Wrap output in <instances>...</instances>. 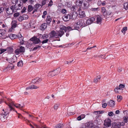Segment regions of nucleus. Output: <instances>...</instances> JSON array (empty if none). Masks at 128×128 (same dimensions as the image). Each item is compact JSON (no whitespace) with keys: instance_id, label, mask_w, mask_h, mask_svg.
Wrapping results in <instances>:
<instances>
[{"instance_id":"obj_1","label":"nucleus","mask_w":128,"mask_h":128,"mask_svg":"<svg viewBox=\"0 0 128 128\" xmlns=\"http://www.w3.org/2000/svg\"><path fill=\"white\" fill-rule=\"evenodd\" d=\"M60 30L59 31H57V32L54 30L51 31L49 34L50 38H53L54 37L57 38L58 36L61 37L64 33V31L65 32L70 31L76 28H73L72 26V27L70 26L66 27L62 25L60 26Z\"/></svg>"},{"instance_id":"obj_2","label":"nucleus","mask_w":128,"mask_h":128,"mask_svg":"<svg viewBox=\"0 0 128 128\" xmlns=\"http://www.w3.org/2000/svg\"><path fill=\"white\" fill-rule=\"evenodd\" d=\"M5 103L9 106L11 110H13L14 106L17 108L21 109L23 108L24 106L23 104L21 105L18 104H15L12 100L9 98H7V100L6 101Z\"/></svg>"},{"instance_id":"obj_3","label":"nucleus","mask_w":128,"mask_h":128,"mask_svg":"<svg viewBox=\"0 0 128 128\" xmlns=\"http://www.w3.org/2000/svg\"><path fill=\"white\" fill-rule=\"evenodd\" d=\"M76 5L82 9H85L89 7V3L86 1L83 2V0H77L76 2Z\"/></svg>"},{"instance_id":"obj_4","label":"nucleus","mask_w":128,"mask_h":128,"mask_svg":"<svg viewBox=\"0 0 128 128\" xmlns=\"http://www.w3.org/2000/svg\"><path fill=\"white\" fill-rule=\"evenodd\" d=\"M21 8H22L20 6L18 8L17 7H16L12 5L10 8H6V10L7 13L8 15H10L12 14L14 12H15L17 10H20Z\"/></svg>"},{"instance_id":"obj_5","label":"nucleus","mask_w":128,"mask_h":128,"mask_svg":"<svg viewBox=\"0 0 128 128\" xmlns=\"http://www.w3.org/2000/svg\"><path fill=\"white\" fill-rule=\"evenodd\" d=\"M3 112L0 115V119L3 122L6 120L7 117V114L9 113V110L8 109H4L3 110Z\"/></svg>"},{"instance_id":"obj_6","label":"nucleus","mask_w":128,"mask_h":128,"mask_svg":"<svg viewBox=\"0 0 128 128\" xmlns=\"http://www.w3.org/2000/svg\"><path fill=\"white\" fill-rule=\"evenodd\" d=\"M12 3L13 4H15L14 5L15 7L18 8L20 6L22 8V4H21L22 1L20 0H11Z\"/></svg>"},{"instance_id":"obj_7","label":"nucleus","mask_w":128,"mask_h":128,"mask_svg":"<svg viewBox=\"0 0 128 128\" xmlns=\"http://www.w3.org/2000/svg\"><path fill=\"white\" fill-rule=\"evenodd\" d=\"M76 24L77 27L78 28L81 26H86V24L84 23V21L81 20H78Z\"/></svg>"},{"instance_id":"obj_8","label":"nucleus","mask_w":128,"mask_h":128,"mask_svg":"<svg viewBox=\"0 0 128 128\" xmlns=\"http://www.w3.org/2000/svg\"><path fill=\"white\" fill-rule=\"evenodd\" d=\"M60 72V68H58L56 70H55L52 72H50L48 73L49 76H52L55 74H58Z\"/></svg>"},{"instance_id":"obj_9","label":"nucleus","mask_w":128,"mask_h":128,"mask_svg":"<svg viewBox=\"0 0 128 128\" xmlns=\"http://www.w3.org/2000/svg\"><path fill=\"white\" fill-rule=\"evenodd\" d=\"M30 40L33 42V43L34 44H39L40 42L39 39L35 36H33L32 38H30Z\"/></svg>"},{"instance_id":"obj_10","label":"nucleus","mask_w":128,"mask_h":128,"mask_svg":"<svg viewBox=\"0 0 128 128\" xmlns=\"http://www.w3.org/2000/svg\"><path fill=\"white\" fill-rule=\"evenodd\" d=\"M77 12L79 16L81 18H83L86 16L84 12L81 10L80 9H78Z\"/></svg>"},{"instance_id":"obj_11","label":"nucleus","mask_w":128,"mask_h":128,"mask_svg":"<svg viewBox=\"0 0 128 128\" xmlns=\"http://www.w3.org/2000/svg\"><path fill=\"white\" fill-rule=\"evenodd\" d=\"M111 120L108 118L106 119L104 122V125L109 127L111 126Z\"/></svg>"},{"instance_id":"obj_12","label":"nucleus","mask_w":128,"mask_h":128,"mask_svg":"<svg viewBox=\"0 0 128 128\" xmlns=\"http://www.w3.org/2000/svg\"><path fill=\"white\" fill-rule=\"evenodd\" d=\"M102 17L99 15H97L96 17V22L97 24H101L102 22Z\"/></svg>"},{"instance_id":"obj_13","label":"nucleus","mask_w":128,"mask_h":128,"mask_svg":"<svg viewBox=\"0 0 128 128\" xmlns=\"http://www.w3.org/2000/svg\"><path fill=\"white\" fill-rule=\"evenodd\" d=\"M95 20V18L94 17H92L88 19L86 22V25H88L91 24Z\"/></svg>"},{"instance_id":"obj_14","label":"nucleus","mask_w":128,"mask_h":128,"mask_svg":"<svg viewBox=\"0 0 128 128\" xmlns=\"http://www.w3.org/2000/svg\"><path fill=\"white\" fill-rule=\"evenodd\" d=\"M42 80L41 78L37 77L32 80V82L33 83L38 84Z\"/></svg>"},{"instance_id":"obj_15","label":"nucleus","mask_w":128,"mask_h":128,"mask_svg":"<svg viewBox=\"0 0 128 128\" xmlns=\"http://www.w3.org/2000/svg\"><path fill=\"white\" fill-rule=\"evenodd\" d=\"M84 126L87 128H92L93 125L92 123L91 122H88L84 124Z\"/></svg>"},{"instance_id":"obj_16","label":"nucleus","mask_w":128,"mask_h":128,"mask_svg":"<svg viewBox=\"0 0 128 128\" xmlns=\"http://www.w3.org/2000/svg\"><path fill=\"white\" fill-rule=\"evenodd\" d=\"M63 20L65 21H67L71 19V16L69 14H66L62 17Z\"/></svg>"},{"instance_id":"obj_17","label":"nucleus","mask_w":128,"mask_h":128,"mask_svg":"<svg viewBox=\"0 0 128 128\" xmlns=\"http://www.w3.org/2000/svg\"><path fill=\"white\" fill-rule=\"evenodd\" d=\"M39 88V86H36L34 85H32L26 88V90L29 89H37Z\"/></svg>"},{"instance_id":"obj_18","label":"nucleus","mask_w":128,"mask_h":128,"mask_svg":"<svg viewBox=\"0 0 128 128\" xmlns=\"http://www.w3.org/2000/svg\"><path fill=\"white\" fill-rule=\"evenodd\" d=\"M6 32L5 30L0 29V37L6 35Z\"/></svg>"},{"instance_id":"obj_19","label":"nucleus","mask_w":128,"mask_h":128,"mask_svg":"<svg viewBox=\"0 0 128 128\" xmlns=\"http://www.w3.org/2000/svg\"><path fill=\"white\" fill-rule=\"evenodd\" d=\"M108 105L110 107L114 106L115 105V103L114 101L112 100H110L108 103Z\"/></svg>"},{"instance_id":"obj_20","label":"nucleus","mask_w":128,"mask_h":128,"mask_svg":"<svg viewBox=\"0 0 128 128\" xmlns=\"http://www.w3.org/2000/svg\"><path fill=\"white\" fill-rule=\"evenodd\" d=\"M112 126L114 128H119L120 125H119L118 123L113 122L112 123Z\"/></svg>"},{"instance_id":"obj_21","label":"nucleus","mask_w":128,"mask_h":128,"mask_svg":"<svg viewBox=\"0 0 128 128\" xmlns=\"http://www.w3.org/2000/svg\"><path fill=\"white\" fill-rule=\"evenodd\" d=\"M78 14V12L76 13V12H73L72 16H71V19H75L76 17Z\"/></svg>"},{"instance_id":"obj_22","label":"nucleus","mask_w":128,"mask_h":128,"mask_svg":"<svg viewBox=\"0 0 128 128\" xmlns=\"http://www.w3.org/2000/svg\"><path fill=\"white\" fill-rule=\"evenodd\" d=\"M8 37L12 40H13L16 38L17 36L15 34H10L8 35Z\"/></svg>"},{"instance_id":"obj_23","label":"nucleus","mask_w":128,"mask_h":128,"mask_svg":"<svg viewBox=\"0 0 128 128\" xmlns=\"http://www.w3.org/2000/svg\"><path fill=\"white\" fill-rule=\"evenodd\" d=\"M101 11L104 16H106L107 11L104 7H102L101 8Z\"/></svg>"},{"instance_id":"obj_24","label":"nucleus","mask_w":128,"mask_h":128,"mask_svg":"<svg viewBox=\"0 0 128 128\" xmlns=\"http://www.w3.org/2000/svg\"><path fill=\"white\" fill-rule=\"evenodd\" d=\"M47 24L46 23L43 24L40 27V28L41 30H44L46 28Z\"/></svg>"},{"instance_id":"obj_25","label":"nucleus","mask_w":128,"mask_h":128,"mask_svg":"<svg viewBox=\"0 0 128 128\" xmlns=\"http://www.w3.org/2000/svg\"><path fill=\"white\" fill-rule=\"evenodd\" d=\"M18 38L20 40V41L21 42H22L21 44H22L23 43V39L24 38L22 37V35L20 34H19L17 36Z\"/></svg>"},{"instance_id":"obj_26","label":"nucleus","mask_w":128,"mask_h":128,"mask_svg":"<svg viewBox=\"0 0 128 128\" xmlns=\"http://www.w3.org/2000/svg\"><path fill=\"white\" fill-rule=\"evenodd\" d=\"M6 52L8 53V54H11L13 51L12 48L11 47H8L6 48Z\"/></svg>"},{"instance_id":"obj_27","label":"nucleus","mask_w":128,"mask_h":128,"mask_svg":"<svg viewBox=\"0 0 128 128\" xmlns=\"http://www.w3.org/2000/svg\"><path fill=\"white\" fill-rule=\"evenodd\" d=\"M52 20V19L48 15L47 16L46 21L47 24H50Z\"/></svg>"},{"instance_id":"obj_28","label":"nucleus","mask_w":128,"mask_h":128,"mask_svg":"<svg viewBox=\"0 0 128 128\" xmlns=\"http://www.w3.org/2000/svg\"><path fill=\"white\" fill-rule=\"evenodd\" d=\"M12 27L15 28L17 25V21L15 20L12 21Z\"/></svg>"},{"instance_id":"obj_29","label":"nucleus","mask_w":128,"mask_h":128,"mask_svg":"<svg viewBox=\"0 0 128 128\" xmlns=\"http://www.w3.org/2000/svg\"><path fill=\"white\" fill-rule=\"evenodd\" d=\"M85 117V116L84 114H81L77 118V119L78 120H80L84 118Z\"/></svg>"},{"instance_id":"obj_30","label":"nucleus","mask_w":128,"mask_h":128,"mask_svg":"<svg viewBox=\"0 0 128 128\" xmlns=\"http://www.w3.org/2000/svg\"><path fill=\"white\" fill-rule=\"evenodd\" d=\"M20 50V53H23L25 51V49L24 47L22 46H20L19 48H18Z\"/></svg>"},{"instance_id":"obj_31","label":"nucleus","mask_w":128,"mask_h":128,"mask_svg":"<svg viewBox=\"0 0 128 128\" xmlns=\"http://www.w3.org/2000/svg\"><path fill=\"white\" fill-rule=\"evenodd\" d=\"M96 121L98 123H100V122H102V120L101 118L100 117V116L99 115H98L96 116Z\"/></svg>"},{"instance_id":"obj_32","label":"nucleus","mask_w":128,"mask_h":128,"mask_svg":"<svg viewBox=\"0 0 128 128\" xmlns=\"http://www.w3.org/2000/svg\"><path fill=\"white\" fill-rule=\"evenodd\" d=\"M48 37V35L46 34H43L42 37V39L44 40H45L47 39Z\"/></svg>"},{"instance_id":"obj_33","label":"nucleus","mask_w":128,"mask_h":128,"mask_svg":"<svg viewBox=\"0 0 128 128\" xmlns=\"http://www.w3.org/2000/svg\"><path fill=\"white\" fill-rule=\"evenodd\" d=\"M23 65V62L20 60L17 63V65L18 67H22Z\"/></svg>"},{"instance_id":"obj_34","label":"nucleus","mask_w":128,"mask_h":128,"mask_svg":"<svg viewBox=\"0 0 128 128\" xmlns=\"http://www.w3.org/2000/svg\"><path fill=\"white\" fill-rule=\"evenodd\" d=\"M127 30V27H125L123 28L122 29V30L121 31L122 33H123L124 34H125L126 31Z\"/></svg>"},{"instance_id":"obj_35","label":"nucleus","mask_w":128,"mask_h":128,"mask_svg":"<svg viewBox=\"0 0 128 128\" xmlns=\"http://www.w3.org/2000/svg\"><path fill=\"white\" fill-rule=\"evenodd\" d=\"M60 106V104H56L54 106V110H57Z\"/></svg>"},{"instance_id":"obj_36","label":"nucleus","mask_w":128,"mask_h":128,"mask_svg":"<svg viewBox=\"0 0 128 128\" xmlns=\"http://www.w3.org/2000/svg\"><path fill=\"white\" fill-rule=\"evenodd\" d=\"M121 89L120 88H116L114 89V91L116 93H118L119 92V91L121 90Z\"/></svg>"},{"instance_id":"obj_37","label":"nucleus","mask_w":128,"mask_h":128,"mask_svg":"<svg viewBox=\"0 0 128 128\" xmlns=\"http://www.w3.org/2000/svg\"><path fill=\"white\" fill-rule=\"evenodd\" d=\"M41 7V5L40 4H36L34 6V7L36 8V10L37 9Z\"/></svg>"},{"instance_id":"obj_38","label":"nucleus","mask_w":128,"mask_h":128,"mask_svg":"<svg viewBox=\"0 0 128 128\" xmlns=\"http://www.w3.org/2000/svg\"><path fill=\"white\" fill-rule=\"evenodd\" d=\"M100 78V76H98L96 78H95L94 79V82L95 83L97 82L98 81H99Z\"/></svg>"},{"instance_id":"obj_39","label":"nucleus","mask_w":128,"mask_h":128,"mask_svg":"<svg viewBox=\"0 0 128 128\" xmlns=\"http://www.w3.org/2000/svg\"><path fill=\"white\" fill-rule=\"evenodd\" d=\"M118 100V102H120L122 99V97L121 96L118 95L117 96Z\"/></svg>"},{"instance_id":"obj_40","label":"nucleus","mask_w":128,"mask_h":128,"mask_svg":"<svg viewBox=\"0 0 128 128\" xmlns=\"http://www.w3.org/2000/svg\"><path fill=\"white\" fill-rule=\"evenodd\" d=\"M33 9V8L32 6L31 5H29L28 6V10L29 12L32 11Z\"/></svg>"},{"instance_id":"obj_41","label":"nucleus","mask_w":128,"mask_h":128,"mask_svg":"<svg viewBox=\"0 0 128 128\" xmlns=\"http://www.w3.org/2000/svg\"><path fill=\"white\" fill-rule=\"evenodd\" d=\"M24 20L27 19L28 18V16L25 14H24L22 16Z\"/></svg>"},{"instance_id":"obj_42","label":"nucleus","mask_w":128,"mask_h":128,"mask_svg":"<svg viewBox=\"0 0 128 128\" xmlns=\"http://www.w3.org/2000/svg\"><path fill=\"white\" fill-rule=\"evenodd\" d=\"M20 53V50L18 49L16 50L14 52V53L16 55H18Z\"/></svg>"},{"instance_id":"obj_43","label":"nucleus","mask_w":128,"mask_h":128,"mask_svg":"<svg viewBox=\"0 0 128 128\" xmlns=\"http://www.w3.org/2000/svg\"><path fill=\"white\" fill-rule=\"evenodd\" d=\"M0 54H1L2 53H4V52H6V48L4 49L3 48H1L0 49Z\"/></svg>"},{"instance_id":"obj_44","label":"nucleus","mask_w":128,"mask_h":128,"mask_svg":"<svg viewBox=\"0 0 128 128\" xmlns=\"http://www.w3.org/2000/svg\"><path fill=\"white\" fill-rule=\"evenodd\" d=\"M124 8L126 10H128V3H125L124 4Z\"/></svg>"},{"instance_id":"obj_45","label":"nucleus","mask_w":128,"mask_h":128,"mask_svg":"<svg viewBox=\"0 0 128 128\" xmlns=\"http://www.w3.org/2000/svg\"><path fill=\"white\" fill-rule=\"evenodd\" d=\"M47 12L46 11H44L43 13V14L42 16V17L44 18H45V16L47 14Z\"/></svg>"},{"instance_id":"obj_46","label":"nucleus","mask_w":128,"mask_h":128,"mask_svg":"<svg viewBox=\"0 0 128 128\" xmlns=\"http://www.w3.org/2000/svg\"><path fill=\"white\" fill-rule=\"evenodd\" d=\"M112 13V12L110 10H108V12H106V16H104L106 18L107 17V16H108L110 15Z\"/></svg>"},{"instance_id":"obj_47","label":"nucleus","mask_w":128,"mask_h":128,"mask_svg":"<svg viewBox=\"0 0 128 128\" xmlns=\"http://www.w3.org/2000/svg\"><path fill=\"white\" fill-rule=\"evenodd\" d=\"M108 114L110 116H112L114 115V113L112 112H108Z\"/></svg>"},{"instance_id":"obj_48","label":"nucleus","mask_w":128,"mask_h":128,"mask_svg":"<svg viewBox=\"0 0 128 128\" xmlns=\"http://www.w3.org/2000/svg\"><path fill=\"white\" fill-rule=\"evenodd\" d=\"M124 122L126 123L128 121V117H124L123 118Z\"/></svg>"},{"instance_id":"obj_49","label":"nucleus","mask_w":128,"mask_h":128,"mask_svg":"<svg viewBox=\"0 0 128 128\" xmlns=\"http://www.w3.org/2000/svg\"><path fill=\"white\" fill-rule=\"evenodd\" d=\"M63 126V125L59 124H58L56 126V128H62Z\"/></svg>"},{"instance_id":"obj_50","label":"nucleus","mask_w":128,"mask_h":128,"mask_svg":"<svg viewBox=\"0 0 128 128\" xmlns=\"http://www.w3.org/2000/svg\"><path fill=\"white\" fill-rule=\"evenodd\" d=\"M20 14L19 12H16L14 14V17L16 18L19 16Z\"/></svg>"},{"instance_id":"obj_51","label":"nucleus","mask_w":128,"mask_h":128,"mask_svg":"<svg viewBox=\"0 0 128 128\" xmlns=\"http://www.w3.org/2000/svg\"><path fill=\"white\" fill-rule=\"evenodd\" d=\"M18 20L20 22H21L22 20H24L23 17L22 16H20L18 18Z\"/></svg>"},{"instance_id":"obj_52","label":"nucleus","mask_w":128,"mask_h":128,"mask_svg":"<svg viewBox=\"0 0 128 128\" xmlns=\"http://www.w3.org/2000/svg\"><path fill=\"white\" fill-rule=\"evenodd\" d=\"M14 28H13L12 27V26L11 28L9 29V30H8V31L9 32H12L14 30Z\"/></svg>"},{"instance_id":"obj_53","label":"nucleus","mask_w":128,"mask_h":128,"mask_svg":"<svg viewBox=\"0 0 128 128\" xmlns=\"http://www.w3.org/2000/svg\"><path fill=\"white\" fill-rule=\"evenodd\" d=\"M125 86V85L124 84H120L119 86V88H124Z\"/></svg>"},{"instance_id":"obj_54","label":"nucleus","mask_w":128,"mask_h":128,"mask_svg":"<svg viewBox=\"0 0 128 128\" xmlns=\"http://www.w3.org/2000/svg\"><path fill=\"white\" fill-rule=\"evenodd\" d=\"M13 58H15V60H12V62H15L16 61V56L15 55H14L13 56Z\"/></svg>"},{"instance_id":"obj_55","label":"nucleus","mask_w":128,"mask_h":128,"mask_svg":"<svg viewBox=\"0 0 128 128\" xmlns=\"http://www.w3.org/2000/svg\"><path fill=\"white\" fill-rule=\"evenodd\" d=\"M48 39H45L42 41V43L43 44L46 43L48 40Z\"/></svg>"},{"instance_id":"obj_56","label":"nucleus","mask_w":128,"mask_h":128,"mask_svg":"<svg viewBox=\"0 0 128 128\" xmlns=\"http://www.w3.org/2000/svg\"><path fill=\"white\" fill-rule=\"evenodd\" d=\"M32 44H30L29 42H28L27 44V46H28V48H30L31 47Z\"/></svg>"},{"instance_id":"obj_57","label":"nucleus","mask_w":128,"mask_h":128,"mask_svg":"<svg viewBox=\"0 0 128 128\" xmlns=\"http://www.w3.org/2000/svg\"><path fill=\"white\" fill-rule=\"evenodd\" d=\"M94 113H97L98 114H100L101 113H104L103 111H95L94 112Z\"/></svg>"},{"instance_id":"obj_58","label":"nucleus","mask_w":128,"mask_h":128,"mask_svg":"<svg viewBox=\"0 0 128 128\" xmlns=\"http://www.w3.org/2000/svg\"><path fill=\"white\" fill-rule=\"evenodd\" d=\"M107 106V104L106 103H104L102 104V107L104 108H106Z\"/></svg>"},{"instance_id":"obj_59","label":"nucleus","mask_w":128,"mask_h":128,"mask_svg":"<svg viewBox=\"0 0 128 128\" xmlns=\"http://www.w3.org/2000/svg\"><path fill=\"white\" fill-rule=\"evenodd\" d=\"M52 2L51 0L50 1L49 4H48V6H51L52 4Z\"/></svg>"},{"instance_id":"obj_60","label":"nucleus","mask_w":128,"mask_h":128,"mask_svg":"<svg viewBox=\"0 0 128 128\" xmlns=\"http://www.w3.org/2000/svg\"><path fill=\"white\" fill-rule=\"evenodd\" d=\"M122 68L120 67L118 68V71L119 72H120L122 70Z\"/></svg>"},{"instance_id":"obj_61","label":"nucleus","mask_w":128,"mask_h":128,"mask_svg":"<svg viewBox=\"0 0 128 128\" xmlns=\"http://www.w3.org/2000/svg\"><path fill=\"white\" fill-rule=\"evenodd\" d=\"M66 10L65 9H62V12L64 14L66 13Z\"/></svg>"},{"instance_id":"obj_62","label":"nucleus","mask_w":128,"mask_h":128,"mask_svg":"<svg viewBox=\"0 0 128 128\" xmlns=\"http://www.w3.org/2000/svg\"><path fill=\"white\" fill-rule=\"evenodd\" d=\"M119 125H120V126H124V123L123 122H121L118 123Z\"/></svg>"},{"instance_id":"obj_63","label":"nucleus","mask_w":128,"mask_h":128,"mask_svg":"<svg viewBox=\"0 0 128 128\" xmlns=\"http://www.w3.org/2000/svg\"><path fill=\"white\" fill-rule=\"evenodd\" d=\"M98 10V8H92L91 10H92L94 11H96L97 10Z\"/></svg>"},{"instance_id":"obj_64","label":"nucleus","mask_w":128,"mask_h":128,"mask_svg":"<svg viewBox=\"0 0 128 128\" xmlns=\"http://www.w3.org/2000/svg\"><path fill=\"white\" fill-rule=\"evenodd\" d=\"M26 10V8L25 7H24L22 10L21 11L22 12V13L24 12Z\"/></svg>"}]
</instances>
